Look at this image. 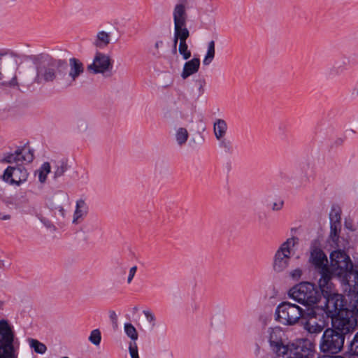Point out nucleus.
Returning <instances> with one entry per match:
<instances>
[{"label":"nucleus","instance_id":"7ed1b4c3","mask_svg":"<svg viewBox=\"0 0 358 358\" xmlns=\"http://www.w3.org/2000/svg\"><path fill=\"white\" fill-rule=\"evenodd\" d=\"M319 287L324 301V306H322L329 317H332L348 309L345 297L343 295L337 293L332 280H327L325 277L319 279Z\"/></svg>","mask_w":358,"mask_h":358},{"label":"nucleus","instance_id":"603ef678","mask_svg":"<svg viewBox=\"0 0 358 358\" xmlns=\"http://www.w3.org/2000/svg\"><path fill=\"white\" fill-rule=\"evenodd\" d=\"M138 310V307L136 306V307L134 308V311H137Z\"/></svg>","mask_w":358,"mask_h":358},{"label":"nucleus","instance_id":"423d86ee","mask_svg":"<svg viewBox=\"0 0 358 358\" xmlns=\"http://www.w3.org/2000/svg\"><path fill=\"white\" fill-rule=\"evenodd\" d=\"M290 298L304 306L317 304L321 299V291L319 292L315 285L308 282H300L288 292Z\"/></svg>","mask_w":358,"mask_h":358},{"label":"nucleus","instance_id":"a211bd4d","mask_svg":"<svg viewBox=\"0 0 358 358\" xmlns=\"http://www.w3.org/2000/svg\"><path fill=\"white\" fill-rule=\"evenodd\" d=\"M88 206L85 200L80 199L76 201V209L73 213V223L78 224L87 216Z\"/></svg>","mask_w":358,"mask_h":358},{"label":"nucleus","instance_id":"de8ad7c7","mask_svg":"<svg viewBox=\"0 0 358 358\" xmlns=\"http://www.w3.org/2000/svg\"><path fill=\"white\" fill-rule=\"evenodd\" d=\"M352 95L358 96V83L352 88Z\"/></svg>","mask_w":358,"mask_h":358},{"label":"nucleus","instance_id":"f3484780","mask_svg":"<svg viewBox=\"0 0 358 358\" xmlns=\"http://www.w3.org/2000/svg\"><path fill=\"white\" fill-rule=\"evenodd\" d=\"M199 67L200 59L199 57H194L191 60L186 62L181 72V78L184 80L187 79L192 75L197 73Z\"/></svg>","mask_w":358,"mask_h":358},{"label":"nucleus","instance_id":"4468645a","mask_svg":"<svg viewBox=\"0 0 358 358\" xmlns=\"http://www.w3.org/2000/svg\"><path fill=\"white\" fill-rule=\"evenodd\" d=\"M34 159L32 150L25 146L19 147L14 153L8 152L4 155L3 161L6 163L31 162Z\"/></svg>","mask_w":358,"mask_h":358},{"label":"nucleus","instance_id":"473e14b6","mask_svg":"<svg viewBox=\"0 0 358 358\" xmlns=\"http://www.w3.org/2000/svg\"><path fill=\"white\" fill-rule=\"evenodd\" d=\"M89 341L94 345H99L101 341V335L99 329H96L91 331Z\"/></svg>","mask_w":358,"mask_h":358},{"label":"nucleus","instance_id":"bb28decb","mask_svg":"<svg viewBox=\"0 0 358 358\" xmlns=\"http://www.w3.org/2000/svg\"><path fill=\"white\" fill-rule=\"evenodd\" d=\"M188 137L189 133L185 128L180 127L177 129L176 133V140L180 146L183 145L187 142Z\"/></svg>","mask_w":358,"mask_h":358},{"label":"nucleus","instance_id":"7c9ffc66","mask_svg":"<svg viewBox=\"0 0 358 358\" xmlns=\"http://www.w3.org/2000/svg\"><path fill=\"white\" fill-rule=\"evenodd\" d=\"M341 225L332 224H330L329 238L334 243H337L339 239Z\"/></svg>","mask_w":358,"mask_h":358},{"label":"nucleus","instance_id":"f03ea898","mask_svg":"<svg viewBox=\"0 0 358 358\" xmlns=\"http://www.w3.org/2000/svg\"><path fill=\"white\" fill-rule=\"evenodd\" d=\"M331 266L334 273L342 276L345 283L358 293V267L355 268L350 257L342 250H336L331 253Z\"/></svg>","mask_w":358,"mask_h":358},{"label":"nucleus","instance_id":"5fc2aeb1","mask_svg":"<svg viewBox=\"0 0 358 358\" xmlns=\"http://www.w3.org/2000/svg\"><path fill=\"white\" fill-rule=\"evenodd\" d=\"M357 334H358V331H357Z\"/></svg>","mask_w":358,"mask_h":358},{"label":"nucleus","instance_id":"dca6fc26","mask_svg":"<svg viewBox=\"0 0 358 358\" xmlns=\"http://www.w3.org/2000/svg\"><path fill=\"white\" fill-rule=\"evenodd\" d=\"M69 78L65 81L66 87L71 86L74 84L77 78L84 73V64L77 58L72 57L69 59Z\"/></svg>","mask_w":358,"mask_h":358},{"label":"nucleus","instance_id":"412c9836","mask_svg":"<svg viewBox=\"0 0 358 358\" xmlns=\"http://www.w3.org/2000/svg\"><path fill=\"white\" fill-rule=\"evenodd\" d=\"M53 169V179L57 180L69 169V165L66 160H60L55 162Z\"/></svg>","mask_w":358,"mask_h":358},{"label":"nucleus","instance_id":"b1692460","mask_svg":"<svg viewBox=\"0 0 358 358\" xmlns=\"http://www.w3.org/2000/svg\"><path fill=\"white\" fill-rule=\"evenodd\" d=\"M174 34L180 38V41H186L189 36V31L186 24L174 25Z\"/></svg>","mask_w":358,"mask_h":358},{"label":"nucleus","instance_id":"2f4dec72","mask_svg":"<svg viewBox=\"0 0 358 358\" xmlns=\"http://www.w3.org/2000/svg\"><path fill=\"white\" fill-rule=\"evenodd\" d=\"M178 52L182 56L185 60L188 59L191 57V52L188 50V45L186 41H180Z\"/></svg>","mask_w":358,"mask_h":358},{"label":"nucleus","instance_id":"a19ab883","mask_svg":"<svg viewBox=\"0 0 358 358\" xmlns=\"http://www.w3.org/2000/svg\"><path fill=\"white\" fill-rule=\"evenodd\" d=\"M136 271H137V266H132L130 268L129 276H128V278H127V282L129 284L132 281V280H133V278H134V275L136 274Z\"/></svg>","mask_w":358,"mask_h":358},{"label":"nucleus","instance_id":"e433bc0d","mask_svg":"<svg viewBox=\"0 0 358 358\" xmlns=\"http://www.w3.org/2000/svg\"><path fill=\"white\" fill-rule=\"evenodd\" d=\"M345 70V67L338 64H334L329 70V74L333 76H338Z\"/></svg>","mask_w":358,"mask_h":358},{"label":"nucleus","instance_id":"864d4df0","mask_svg":"<svg viewBox=\"0 0 358 358\" xmlns=\"http://www.w3.org/2000/svg\"><path fill=\"white\" fill-rule=\"evenodd\" d=\"M318 358H323V357H321V356H320V355H318Z\"/></svg>","mask_w":358,"mask_h":358},{"label":"nucleus","instance_id":"2eb2a0df","mask_svg":"<svg viewBox=\"0 0 358 358\" xmlns=\"http://www.w3.org/2000/svg\"><path fill=\"white\" fill-rule=\"evenodd\" d=\"M304 320H301L300 323L303 329L310 334H318L324 329V326L316 321L317 313L311 310L304 315Z\"/></svg>","mask_w":358,"mask_h":358},{"label":"nucleus","instance_id":"37998d69","mask_svg":"<svg viewBox=\"0 0 358 358\" xmlns=\"http://www.w3.org/2000/svg\"><path fill=\"white\" fill-rule=\"evenodd\" d=\"M55 209L58 210L59 215L61 217H64V216H65V210H64V208L62 206H59L56 207Z\"/></svg>","mask_w":358,"mask_h":358},{"label":"nucleus","instance_id":"20e7f679","mask_svg":"<svg viewBox=\"0 0 358 358\" xmlns=\"http://www.w3.org/2000/svg\"><path fill=\"white\" fill-rule=\"evenodd\" d=\"M345 338L343 334L327 327L323 331L319 342V355L322 357H330V355L338 354L343 348Z\"/></svg>","mask_w":358,"mask_h":358},{"label":"nucleus","instance_id":"09e8293b","mask_svg":"<svg viewBox=\"0 0 358 358\" xmlns=\"http://www.w3.org/2000/svg\"><path fill=\"white\" fill-rule=\"evenodd\" d=\"M178 40L180 41V38L174 34L173 46H177Z\"/></svg>","mask_w":358,"mask_h":358},{"label":"nucleus","instance_id":"39448f33","mask_svg":"<svg viewBox=\"0 0 358 358\" xmlns=\"http://www.w3.org/2000/svg\"><path fill=\"white\" fill-rule=\"evenodd\" d=\"M306 312L299 306L289 301H282L278 304L275 310V320L285 325L294 326L304 320Z\"/></svg>","mask_w":358,"mask_h":358},{"label":"nucleus","instance_id":"9b49d317","mask_svg":"<svg viewBox=\"0 0 358 358\" xmlns=\"http://www.w3.org/2000/svg\"><path fill=\"white\" fill-rule=\"evenodd\" d=\"M113 63L110 56L100 52H96L93 62L87 67L88 71L94 73H104L110 71Z\"/></svg>","mask_w":358,"mask_h":358},{"label":"nucleus","instance_id":"3c124183","mask_svg":"<svg viewBox=\"0 0 358 358\" xmlns=\"http://www.w3.org/2000/svg\"><path fill=\"white\" fill-rule=\"evenodd\" d=\"M172 52L174 55L177 53V46H173Z\"/></svg>","mask_w":358,"mask_h":358},{"label":"nucleus","instance_id":"aec40b11","mask_svg":"<svg viewBox=\"0 0 358 358\" xmlns=\"http://www.w3.org/2000/svg\"><path fill=\"white\" fill-rule=\"evenodd\" d=\"M228 126L223 119H217L213 124V132L216 139L226 136Z\"/></svg>","mask_w":358,"mask_h":358},{"label":"nucleus","instance_id":"c85d7f7f","mask_svg":"<svg viewBox=\"0 0 358 358\" xmlns=\"http://www.w3.org/2000/svg\"><path fill=\"white\" fill-rule=\"evenodd\" d=\"M124 332L128 337H129L133 342H136L138 339V332L134 326L131 323H125L124 326Z\"/></svg>","mask_w":358,"mask_h":358},{"label":"nucleus","instance_id":"0eeeda50","mask_svg":"<svg viewBox=\"0 0 358 358\" xmlns=\"http://www.w3.org/2000/svg\"><path fill=\"white\" fill-rule=\"evenodd\" d=\"M298 241L297 237H292L280 245L273 257V268L275 271L280 273L288 267L291 259L292 248H294Z\"/></svg>","mask_w":358,"mask_h":358},{"label":"nucleus","instance_id":"a878e982","mask_svg":"<svg viewBox=\"0 0 358 358\" xmlns=\"http://www.w3.org/2000/svg\"><path fill=\"white\" fill-rule=\"evenodd\" d=\"M341 210L338 206H332L329 213L330 224H335L341 225Z\"/></svg>","mask_w":358,"mask_h":358},{"label":"nucleus","instance_id":"6e6552de","mask_svg":"<svg viewBox=\"0 0 358 358\" xmlns=\"http://www.w3.org/2000/svg\"><path fill=\"white\" fill-rule=\"evenodd\" d=\"M314 344L307 338L297 339L287 344V348L282 352V358H310L314 352Z\"/></svg>","mask_w":358,"mask_h":358},{"label":"nucleus","instance_id":"c9c22d12","mask_svg":"<svg viewBox=\"0 0 358 358\" xmlns=\"http://www.w3.org/2000/svg\"><path fill=\"white\" fill-rule=\"evenodd\" d=\"M129 352L131 358H139L138 347L136 342H130L129 345Z\"/></svg>","mask_w":358,"mask_h":358},{"label":"nucleus","instance_id":"58836bf2","mask_svg":"<svg viewBox=\"0 0 358 358\" xmlns=\"http://www.w3.org/2000/svg\"><path fill=\"white\" fill-rule=\"evenodd\" d=\"M2 84L3 85L9 86L10 87H19L16 76H14L9 82L3 83Z\"/></svg>","mask_w":358,"mask_h":358},{"label":"nucleus","instance_id":"a18cd8bd","mask_svg":"<svg viewBox=\"0 0 358 358\" xmlns=\"http://www.w3.org/2000/svg\"><path fill=\"white\" fill-rule=\"evenodd\" d=\"M162 166H163V163L162 162L157 163L156 165H155V171L156 172H159V173H162Z\"/></svg>","mask_w":358,"mask_h":358},{"label":"nucleus","instance_id":"4c0bfd02","mask_svg":"<svg viewBox=\"0 0 358 358\" xmlns=\"http://www.w3.org/2000/svg\"><path fill=\"white\" fill-rule=\"evenodd\" d=\"M143 314L145 315L147 320L152 323V326L155 325V315L150 310H143Z\"/></svg>","mask_w":358,"mask_h":358},{"label":"nucleus","instance_id":"9d476101","mask_svg":"<svg viewBox=\"0 0 358 358\" xmlns=\"http://www.w3.org/2000/svg\"><path fill=\"white\" fill-rule=\"evenodd\" d=\"M1 329L4 331V334H0L3 342L0 344V358H13V334L8 322L1 320Z\"/></svg>","mask_w":358,"mask_h":358},{"label":"nucleus","instance_id":"5701e85b","mask_svg":"<svg viewBox=\"0 0 358 358\" xmlns=\"http://www.w3.org/2000/svg\"><path fill=\"white\" fill-rule=\"evenodd\" d=\"M219 148L225 154L231 155L233 153V146L231 141L226 136L217 139Z\"/></svg>","mask_w":358,"mask_h":358},{"label":"nucleus","instance_id":"c03bdc74","mask_svg":"<svg viewBox=\"0 0 358 358\" xmlns=\"http://www.w3.org/2000/svg\"><path fill=\"white\" fill-rule=\"evenodd\" d=\"M109 317H110V320H113V322L117 321V315L115 311L110 310L109 312Z\"/></svg>","mask_w":358,"mask_h":358},{"label":"nucleus","instance_id":"f704fd0d","mask_svg":"<svg viewBox=\"0 0 358 358\" xmlns=\"http://www.w3.org/2000/svg\"><path fill=\"white\" fill-rule=\"evenodd\" d=\"M349 351L353 355L358 356V334L357 333L349 345Z\"/></svg>","mask_w":358,"mask_h":358},{"label":"nucleus","instance_id":"49530a36","mask_svg":"<svg viewBox=\"0 0 358 358\" xmlns=\"http://www.w3.org/2000/svg\"><path fill=\"white\" fill-rule=\"evenodd\" d=\"M353 193L356 201H358V183L354 186Z\"/></svg>","mask_w":358,"mask_h":358},{"label":"nucleus","instance_id":"c756f323","mask_svg":"<svg viewBox=\"0 0 358 358\" xmlns=\"http://www.w3.org/2000/svg\"><path fill=\"white\" fill-rule=\"evenodd\" d=\"M29 342L31 348H33L36 353L44 354L46 352V346L38 340L30 338Z\"/></svg>","mask_w":358,"mask_h":358},{"label":"nucleus","instance_id":"ea45409f","mask_svg":"<svg viewBox=\"0 0 358 358\" xmlns=\"http://www.w3.org/2000/svg\"><path fill=\"white\" fill-rule=\"evenodd\" d=\"M302 275V271L300 268H296L291 271L290 275L293 279L298 280Z\"/></svg>","mask_w":358,"mask_h":358},{"label":"nucleus","instance_id":"79ce46f5","mask_svg":"<svg viewBox=\"0 0 358 358\" xmlns=\"http://www.w3.org/2000/svg\"><path fill=\"white\" fill-rule=\"evenodd\" d=\"M284 202L280 201V202H275L273 203L272 210H280L283 207Z\"/></svg>","mask_w":358,"mask_h":358},{"label":"nucleus","instance_id":"ddd939ff","mask_svg":"<svg viewBox=\"0 0 358 358\" xmlns=\"http://www.w3.org/2000/svg\"><path fill=\"white\" fill-rule=\"evenodd\" d=\"M28 173L22 166H8L3 173V179L10 184L20 185L27 180Z\"/></svg>","mask_w":358,"mask_h":358},{"label":"nucleus","instance_id":"393cba45","mask_svg":"<svg viewBox=\"0 0 358 358\" xmlns=\"http://www.w3.org/2000/svg\"><path fill=\"white\" fill-rule=\"evenodd\" d=\"M110 35L107 32L101 31L98 32L94 45L99 48L104 47L110 43Z\"/></svg>","mask_w":358,"mask_h":358},{"label":"nucleus","instance_id":"4be33fe9","mask_svg":"<svg viewBox=\"0 0 358 358\" xmlns=\"http://www.w3.org/2000/svg\"><path fill=\"white\" fill-rule=\"evenodd\" d=\"M215 43L214 41H210L208 43L207 52L203 59V64L208 66L213 60L215 55Z\"/></svg>","mask_w":358,"mask_h":358},{"label":"nucleus","instance_id":"1a4fd4ad","mask_svg":"<svg viewBox=\"0 0 358 358\" xmlns=\"http://www.w3.org/2000/svg\"><path fill=\"white\" fill-rule=\"evenodd\" d=\"M310 262L319 270L320 278L325 277L327 280H333L334 273L329 268L327 257L324 252L318 248H313L310 252Z\"/></svg>","mask_w":358,"mask_h":358},{"label":"nucleus","instance_id":"6ab92c4d","mask_svg":"<svg viewBox=\"0 0 358 358\" xmlns=\"http://www.w3.org/2000/svg\"><path fill=\"white\" fill-rule=\"evenodd\" d=\"M174 25L187 24V14L183 3H178L175 6L173 12Z\"/></svg>","mask_w":358,"mask_h":358},{"label":"nucleus","instance_id":"cd10ccee","mask_svg":"<svg viewBox=\"0 0 358 358\" xmlns=\"http://www.w3.org/2000/svg\"><path fill=\"white\" fill-rule=\"evenodd\" d=\"M50 171L51 166L49 162H44L37 171L38 173V180L41 183H44L46 181L47 176Z\"/></svg>","mask_w":358,"mask_h":358},{"label":"nucleus","instance_id":"f257e3e1","mask_svg":"<svg viewBox=\"0 0 358 358\" xmlns=\"http://www.w3.org/2000/svg\"><path fill=\"white\" fill-rule=\"evenodd\" d=\"M36 75L34 83L38 85L52 83L58 80V76H65L67 62L48 55H38L35 59Z\"/></svg>","mask_w":358,"mask_h":358},{"label":"nucleus","instance_id":"72a5a7b5","mask_svg":"<svg viewBox=\"0 0 358 358\" xmlns=\"http://www.w3.org/2000/svg\"><path fill=\"white\" fill-rule=\"evenodd\" d=\"M195 85L198 87L199 96L204 94L205 86L206 84V79L203 76H199L194 80Z\"/></svg>","mask_w":358,"mask_h":358},{"label":"nucleus","instance_id":"f8f14e48","mask_svg":"<svg viewBox=\"0 0 358 358\" xmlns=\"http://www.w3.org/2000/svg\"><path fill=\"white\" fill-rule=\"evenodd\" d=\"M268 332V342L271 350L278 357H280L282 352L287 348V344L285 345L282 341L284 333L280 327L270 328Z\"/></svg>","mask_w":358,"mask_h":358},{"label":"nucleus","instance_id":"8fccbe9b","mask_svg":"<svg viewBox=\"0 0 358 358\" xmlns=\"http://www.w3.org/2000/svg\"><path fill=\"white\" fill-rule=\"evenodd\" d=\"M162 43H163V42L162 41H157L155 44V48L158 49L159 48V46L162 45Z\"/></svg>","mask_w":358,"mask_h":358}]
</instances>
